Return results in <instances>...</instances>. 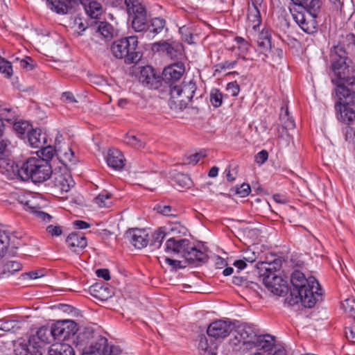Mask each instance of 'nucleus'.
I'll return each instance as SVG.
<instances>
[{
	"label": "nucleus",
	"mask_w": 355,
	"mask_h": 355,
	"mask_svg": "<svg viewBox=\"0 0 355 355\" xmlns=\"http://www.w3.org/2000/svg\"><path fill=\"white\" fill-rule=\"evenodd\" d=\"M94 202L100 207H109L112 203L111 194L106 191H103L94 198Z\"/></svg>",
	"instance_id": "41"
},
{
	"label": "nucleus",
	"mask_w": 355,
	"mask_h": 355,
	"mask_svg": "<svg viewBox=\"0 0 355 355\" xmlns=\"http://www.w3.org/2000/svg\"><path fill=\"white\" fill-rule=\"evenodd\" d=\"M21 165L19 166L9 158V156L0 157V172L9 179L21 180Z\"/></svg>",
	"instance_id": "14"
},
{
	"label": "nucleus",
	"mask_w": 355,
	"mask_h": 355,
	"mask_svg": "<svg viewBox=\"0 0 355 355\" xmlns=\"http://www.w3.org/2000/svg\"><path fill=\"white\" fill-rule=\"evenodd\" d=\"M49 354V355H75V351L67 343H56L50 347Z\"/></svg>",
	"instance_id": "29"
},
{
	"label": "nucleus",
	"mask_w": 355,
	"mask_h": 355,
	"mask_svg": "<svg viewBox=\"0 0 355 355\" xmlns=\"http://www.w3.org/2000/svg\"><path fill=\"white\" fill-rule=\"evenodd\" d=\"M138 40L136 36L125 37L114 41L110 47L114 57L123 59L127 64L137 63L142 55L137 51Z\"/></svg>",
	"instance_id": "5"
},
{
	"label": "nucleus",
	"mask_w": 355,
	"mask_h": 355,
	"mask_svg": "<svg viewBox=\"0 0 355 355\" xmlns=\"http://www.w3.org/2000/svg\"><path fill=\"white\" fill-rule=\"evenodd\" d=\"M148 234L141 229H132L126 232L125 239L137 249H142L148 244Z\"/></svg>",
	"instance_id": "15"
},
{
	"label": "nucleus",
	"mask_w": 355,
	"mask_h": 355,
	"mask_svg": "<svg viewBox=\"0 0 355 355\" xmlns=\"http://www.w3.org/2000/svg\"><path fill=\"white\" fill-rule=\"evenodd\" d=\"M16 113L11 108L4 105L0 106V135H2L4 132V125L3 121H6L8 123H12L16 121Z\"/></svg>",
	"instance_id": "27"
},
{
	"label": "nucleus",
	"mask_w": 355,
	"mask_h": 355,
	"mask_svg": "<svg viewBox=\"0 0 355 355\" xmlns=\"http://www.w3.org/2000/svg\"><path fill=\"white\" fill-rule=\"evenodd\" d=\"M3 134L0 135V157L10 155V151L8 149V140L2 139Z\"/></svg>",
	"instance_id": "58"
},
{
	"label": "nucleus",
	"mask_w": 355,
	"mask_h": 355,
	"mask_svg": "<svg viewBox=\"0 0 355 355\" xmlns=\"http://www.w3.org/2000/svg\"><path fill=\"white\" fill-rule=\"evenodd\" d=\"M257 330L250 324H243L234 329L233 336L230 339L229 347L234 352H241L252 349Z\"/></svg>",
	"instance_id": "6"
},
{
	"label": "nucleus",
	"mask_w": 355,
	"mask_h": 355,
	"mask_svg": "<svg viewBox=\"0 0 355 355\" xmlns=\"http://www.w3.org/2000/svg\"><path fill=\"white\" fill-rule=\"evenodd\" d=\"M91 294L101 301L107 300L112 297V292L110 288L103 286L101 284H96L89 288Z\"/></svg>",
	"instance_id": "31"
},
{
	"label": "nucleus",
	"mask_w": 355,
	"mask_h": 355,
	"mask_svg": "<svg viewBox=\"0 0 355 355\" xmlns=\"http://www.w3.org/2000/svg\"><path fill=\"white\" fill-rule=\"evenodd\" d=\"M257 45L261 52L263 54V60L268 57V52L271 51L270 35L268 31L262 30L258 35Z\"/></svg>",
	"instance_id": "26"
},
{
	"label": "nucleus",
	"mask_w": 355,
	"mask_h": 355,
	"mask_svg": "<svg viewBox=\"0 0 355 355\" xmlns=\"http://www.w3.org/2000/svg\"><path fill=\"white\" fill-rule=\"evenodd\" d=\"M196 89V84L193 80L183 82L182 85L171 87V98L181 109L185 108L193 97Z\"/></svg>",
	"instance_id": "7"
},
{
	"label": "nucleus",
	"mask_w": 355,
	"mask_h": 355,
	"mask_svg": "<svg viewBox=\"0 0 355 355\" xmlns=\"http://www.w3.org/2000/svg\"><path fill=\"white\" fill-rule=\"evenodd\" d=\"M247 19L249 26L256 31L261 21L259 6L249 4Z\"/></svg>",
	"instance_id": "30"
},
{
	"label": "nucleus",
	"mask_w": 355,
	"mask_h": 355,
	"mask_svg": "<svg viewBox=\"0 0 355 355\" xmlns=\"http://www.w3.org/2000/svg\"><path fill=\"white\" fill-rule=\"evenodd\" d=\"M268 158V153L267 150H262L255 156V162L257 164L261 165L265 163Z\"/></svg>",
	"instance_id": "59"
},
{
	"label": "nucleus",
	"mask_w": 355,
	"mask_h": 355,
	"mask_svg": "<svg viewBox=\"0 0 355 355\" xmlns=\"http://www.w3.org/2000/svg\"><path fill=\"white\" fill-rule=\"evenodd\" d=\"M51 327L53 339L58 340L68 339L77 331L76 324L72 320L58 321Z\"/></svg>",
	"instance_id": "9"
},
{
	"label": "nucleus",
	"mask_w": 355,
	"mask_h": 355,
	"mask_svg": "<svg viewBox=\"0 0 355 355\" xmlns=\"http://www.w3.org/2000/svg\"><path fill=\"white\" fill-rule=\"evenodd\" d=\"M32 340H35V336L29 339L28 344L24 341L15 345L14 349L15 355H28L32 351L30 348Z\"/></svg>",
	"instance_id": "40"
},
{
	"label": "nucleus",
	"mask_w": 355,
	"mask_h": 355,
	"mask_svg": "<svg viewBox=\"0 0 355 355\" xmlns=\"http://www.w3.org/2000/svg\"><path fill=\"white\" fill-rule=\"evenodd\" d=\"M342 309L349 315L350 318H355V300L348 298L341 304Z\"/></svg>",
	"instance_id": "44"
},
{
	"label": "nucleus",
	"mask_w": 355,
	"mask_h": 355,
	"mask_svg": "<svg viewBox=\"0 0 355 355\" xmlns=\"http://www.w3.org/2000/svg\"><path fill=\"white\" fill-rule=\"evenodd\" d=\"M274 342L272 336L268 334L258 335L257 332L256 338L252 343V348L257 347L263 351L262 353H270L269 351L271 350L274 346Z\"/></svg>",
	"instance_id": "20"
},
{
	"label": "nucleus",
	"mask_w": 355,
	"mask_h": 355,
	"mask_svg": "<svg viewBox=\"0 0 355 355\" xmlns=\"http://www.w3.org/2000/svg\"><path fill=\"white\" fill-rule=\"evenodd\" d=\"M10 243L9 233L2 227H0V257L4 255Z\"/></svg>",
	"instance_id": "43"
},
{
	"label": "nucleus",
	"mask_w": 355,
	"mask_h": 355,
	"mask_svg": "<svg viewBox=\"0 0 355 355\" xmlns=\"http://www.w3.org/2000/svg\"><path fill=\"white\" fill-rule=\"evenodd\" d=\"M250 355H286V352L284 348L279 347L276 349L273 353H261L258 352Z\"/></svg>",
	"instance_id": "64"
},
{
	"label": "nucleus",
	"mask_w": 355,
	"mask_h": 355,
	"mask_svg": "<svg viewBox=\"0 0 355 355\" xmlns=\"http://www.w3.org/2000/svg\"><path fill=\"white\" fill-rule=\"evenodd\" d=\"M184 72V66L182 62H177L165 67L162 72V80L171 87L176 85V82L180 80Z\"/></svg>",
	"instance_id": "12"
},
{
	"label": "nucleus",
	"mask_w": 355,
	"mask_h": 355,
	"mask_svg": "<svg viewBox=\"0 0 355 355\" xmlns=\"http://www.w3.org/2000/svg\"><path fill=\"white\" fill-rule=\"evenodd\" d=\"M354 100L355 98L349 102L345 98L340 99L338 97V101L335 103V110L338 120L345 123H349L355 119V112L349 106L354 103Z\"/></svg>",
	"instance_id": "13"
},
{
	"label": "nucleus",
	"mask_w": 355,
	"mask_h": 355,
	"mask_svg": "<svg viewBox=\"0 0 355 355\" xmlns=\"http://www.w3.org/2000/svg\"><path fill=\"white\" fill-rule=\"evenodd\" d=\"M139 81L143 85L157 88L160 81V76L155 74L152 67L147 65L141 69Z\"/></svg>",
	"instance_id": "16"
},
{
	"label": "nucleus",
	"mask_w": 355,
	"mask_h": 355,
	"mask_svg": "<svg viewBox=\"0 0 355 355\" xmlns=\"http://www.w3.org/2000/svg\"><path fill=\"white\" fill-rule=\"evenodd\" d=\"M250 187L248 184L243 183L240 187H235L236 193L241 197H245L250 193Z\"/></svg>",
	"instance_id": "57"
},
{
	"label": "nucleus",
	"mask_w": 355,
	"mask_h": 355,
	"mask_svg": "<svg viewBox=\"0 0 355 355\" xmlns=\"http://www.w3.org/2000/svg\"><path fill=\"white\" fill-rule=\"evenodd\" d=\"M211 104L214 107H219L223 103V94L218 89L211 90L209 95Z\"/></svg>",
	"instance_id": "46"
},
{
	"label": "nucleus",
	"mask_w": 355,
	"mask_h": 355,
	"mask_svg": "<svg viewBox=\"0 0 355 355\" xmlns=\"http://www.w3.org/2000/svg\"><path fill=\"white\" fill-rule=\"evenodd\" d=\"M21 180H31L33 183H42L49 180L53 174L49 163L38 157H30L21 164Z\"/></svg>",
	"instance_id": "3"
},
{
	"label": "nucleus",
	"mask_w": 355,
	"mask_h": 355,
	"mask_svg": "<svg viewBox=\"0 0 355 355\" xmlns=\"http://www.w3.org/2000/svg\"><path fill=\"white\" fill-rule=\"evenodd\" d=\"M345 336L348 340L355 342V318H350L349 326L345 327Z\"/></svg>",
	"instance_id": "51"
},
{
	"label": "nucleus",
	"mask_w": 355,
	"mask_h": 355,
	"mask_svg": "<svg viewBox=\"0 0 355 355\" xmlns=\"http://www.w3.org/2000/svg\"><path fill=\"white\" fill-rule=\"evenodd\" d=\"M103 355H119L120 349L118 347L110 345L107 343V347H105Z\"/></svg>",
	"instance_id": "63"
},
{
	"label": "nucleus",
	"mask_w": 355,
	"mask_h": 355,
	"mask_svg": "<svg viewBox=\"0 0 355 355\" xmlns=\"http://www.w3.org/2000/svg\"><path fill=\"white\" fill-rule=\"evenodd\" d=\"M291 11L292 12L293 19L298 26L300 25V24L306 18L304 13L301 11H292L291 9Z\"/></svg>",
	"instance_id": "61"
},
{
	"label": "nucleus",
	"mask_w": 355,
	"mask_h": 355,
	"mask_svg": "<svg viewBox=\"0 0 355 355\" xmlns=\"http://www.w3.org/2000/svg\"><path fill=\"white\" fill-rule=\"evenodd\" d=\"M332 83L336 86V94L340 99L352 102L355 98V68L345 48L338 44L331 49Z\"/></svg>",
	"instance_id": "1"
},
{
	"label": "nucleus",
	"mask_w": 355,
	"mask_h": 355,
	"mask_svg": "<svg viewBox=\"0 0 355 355\" xmlns=\"http://www.w3.org/2000/svg\"><path fill=\"white\" fill-rule=\"evenodd\" d=\"M127 10L130 16H144L147 14L145 7L139 0H125Z\"/></svg>",
	"instance_id": "28"
},
{
	"label": "nucleus",
	"mask_w": 355,
	"mask_h": 355,
	"mask_svg": "<svg viewBox=\"0 0 355 355\" xmlns=\"http://www.w3.org/2000/svg\"><path fill=\"white\" fill-rule=\"evenodd\" d=\"M74 3H79L83 6L86 13L91 18L97 19L103 13V6L97 0H72Z\"/></svg>",
	"instance_id": "17"
},
{
	"label": "nucleus",
	"mask_w": 355,
	"mask_h": 355,
	"mask_svg": "<svg viewBox=\"0 0 355 355\" xmlns=\"http://www.w3.org/2000/svg\"><path fill=\"white\" fill-rule=\"evenodd\" d=\"M40 148V150L39 152L40 155H39V159L49 163V161L52 159L55 155V150L51 146H47L46 147L43 146L42 148Z\"/></svg>",
	"instance_id": "45"
},
{
	"label": "nucleus",
	"mask_w": 355,
	"mask_h": 355,
	"mask_svg": "<svg viewBox=\"0 0 355 355\" xmlns=\"http://www.w3.org/2000/svg\"><path fill=\"white\" fill-rule=\"evenodd\" d=\"M280 122L286 130H291L295 127L294 119L290 116L288 108L287 106L282 107L279 114Z\"/></svg>",
	"instance_id": "34"
},
{
	"label": "nucleus",
	"mask_w": 355,
	"mask_h": 355,
	"mask_svg": "<svg viewBox=\"0 0 355 355\" xmlns=\"http://www.w3.org/2000/svg\"><path fill=\"white\" fill-rule=\"evenodd\" d=\"M20 202L23 205L24 209L30 211L34 214H36V212L38 211L37 209L40 208L35 203V199L33 197L26 200H21Z\"/></svg>",
	"instance_id": "49"
},
{
	"label": "nucleus",
	"mask_w": 355,
	"mask_h": 355,
	"mask_svg": "<svg viewBox=\"0 0 355 355\" xmlns=\"http://www.w3.org/2000/svg\"><path fill=\"white\" fill-rule=\"evenodd\" d=\"M0 71L6 78H10L12 75V67L11 62L2 59L0 60Z\"/></svg>",
	"instance_id": "48"
},
{
	"label": "nucleus",
	"mask_w": 355,
	"mask_h": 355,
	"mask_svg": "<svg viewBox=\"0 0 355 355\" xmlns=\"http://www.w3.org/2000/svg\"><path fill=\"white\" fill-rule=\"evenodd\" d=\"M291 282L293 286L291 296L293 304L300 302L304 306L312 308L322 300L323 291L315 277L306 278L301 271L295 270L291 276Z\"/></svg>",
	"instance_id": "2"
},
{
	"label": "nucleus",
	"mask_w": 355,
	"mask_h": 355,
	"mask_svg": "<svg viewBox=\"0 0 355 355\" xmlns=\"http://www.w3.org/2000/svg\"><path fill=\"white\" fill-rule=\"evenodd\" d=\"M153 50L165 53L171 59L178 60L182 55L183 46L178 42L161 41L153 44Z\"/></svg>",
	"instance_id": "10"
},
{
	"label": "nucleus",
	"mask_w": 355,
	"mask_h": 355,
	"mask_svg": "<svg viewBox=\"0 0 355 355\" xmlns=\"http://www.w3.org/2000/svg\"><path fill=\"white\" fill-rule=\"evenodd\" d=\"M179 31L182 35V40H184L188 44L193 43V35L188 27L183 26L180 28Z\"/></svg>",
	"instance_id": "53"
},
{
	"label": "nucleus",
	"mask_w": 355,
	"mask_h": 355,
	"mask_svg": "<svg viewBox=\"0 0 355 355\" xmlns=\"http://www.w3.org/2000/svg\"><path fill=\"white\" fill-rule=\"evenodd\" d=\"M279 267L277 262H259L257 265L258 273L262 277L265 286L273 294L283 295L287 291L286 282L279 275L276 270Z\"/></svg>",
	"instance_id": "4"
},
{
	"label": "nucleus",
	"mask_w": 355,
	"mask_h": 355,
	"mask_svg": "<svg viewBox=\"0 0 355 355\" xmlns=\"http://www.w3.org/2000/svg\"><path fill=\"white\" fill-rule=\"evenodd\" d=\"M295 5L302 7L313 17H317L322 0H291Z\"/></svg>",
	"instance_id": "22"
},
{
	"label": "nucleus",
	"mask_w": 355,
	"mask_h": 355,
	"mask_svg": "<svg viewBox=\"0 0 355 355\" xmlns=\"http://www.w3.org/2000/svg\"><path fill=\"white\" fill-rule=\"evenodd\" d=\"M234 41L237 44V48L239 50L240 53L243 55L247 54L250 46L248 42L246 41L244 38L239 36H236L234 38Z\"/></svg>",
	"instance_id": "47"
},
{
	"label": "nucleus",
	"mask_w": 355,
	"mask_h": 355,
	"mask_svg": "<svg viewBox=\"0 0 355 355\" xmlns=\"http://www.w3.org/2000/svg\"><path fill=\"white\" fill-rule=\"evenodd\" d=\"M49 3L52 6V9H54L57 13L62 15L69 12L73 8V5H77V3H74L72 0H64V1L53 0Z\"/></svg>",
	"instance_id": "32"
},
{
	"label": "nucleus",
	"mask_w": 355,
	"mask_h": 355,
	"mask_svg": "<svg viewBox=\"0 0 355 355\" xmlns=\"http://www.w3.org/2000/svg\"><path fill=\"white\" fill-rule=\"evenodd\" d=\"M37 338L44 343H49L53 339L51 327H42L36 332Z\"/></svg>",
	"instance_id": "37"
},
{
	"label": "nucleus",
	"mask_w": 355,
	"mask_h": 355,
	"mask_svg": "<svg viewBox=\"0 0 355 355\" xmlns=\"http://www.w3.org/2000/svg\"><path fill=\"white\" fill-rule=\"evenodd\" d=\"M227 91L231 94L233 96H236L240 91V87L238 83L234 82L229 83L227 85Z\"/></svg>",
	"instance_id": "60"
},
{
	"label": "nucleus",
	"mask_w": 355,
	"mask_h": 355,
	"mask_svg": "<svg viewBox=\"0 0 355 355\" xmlns=\"http://www.w3.org/2000/svg\"><path fill=\"white\" fill-rule=\"evenodd\" d=\"M189 241L186 239L176 240L174 238L168 239L165 244L166 252H173L180 254L182 257L184 252L187 250Z\"/></svg>",
	"instance_id": "19"
},
{
	"label": "nucleus",
	"mask_w": 355,
	"mask_h": 355,
	"mask_svg": "<svg viewBox=\"0 0 355 355\" xmlns=\"http://www.w3.org/2000/svg\"><path fill=\"white\" fill-rule=\"evenodd\" d=\"M107 165L116 170L121 169L125 164V159L121 151L117 149H110L106 157Z\"/></svg>",
	"instance_id": "21"
},
{
	"label": "nucleus",
	"mask_w": 355,
	"mask_h": 355,
	"mask_svg": "<svg viewBox=\"0 0 355 355\" xmlns=\"http://www.w3.org/2000/svg\"><path fill=\"white\" fill-rule=\"evenodd\" d=\"M166 21L161 17H155L151 20L150 24H148L147 30L150 33H154V35L159 33L164 28Z\"/></svg>",
	"instance_id": "38"
},
{
	"label": "nucleus",
	"mask_w": 355,
	"mask_h": 355,
	"mask_svg": "<svg viewBox=\"0 0 355 355\" xmlns=\"http://www.w3.org/2000/svg\"><path fill=\"white\" fill-rule=\"evenodd\" d=\"M182 257L191 263L196 261L204 262L207 259V255L204 252L191 245L190 243L187 245V250L184 252Z\"/></svg>",
	"instance_id": "24"
},
{
	"label": "nucleus",
	"mask_w": 355,
	"mask_h": 355,
	"mask_svg": "<svg viewBox=\"0 0 355 355\" xmlns=\"http://www.w3.org/2000/svg\"><path fill=\"white\" fill-rule=\"evenodd\" d=\"M61 161L64 164H67V163L76 164V159L74 156V153L71 148H68L67 151L63 153Z\"/></svg>",
	"instance_id": "54"
},
{
	"label": "nucleus",
	"mask_w": 355,
	"mask_h": 355,
	"mask_svg": "<svg viewBox=\"0 0 355 355\" xmlns=\"http://www.w3.org/2000/svg\"><path fill=\"white\" fill-rule=\"evenodd\" d=\"M12 123L14 130L21 137H23L26 134L28 135L33 129L31 124L26 121H15Z\"/></svg>",
	"instance_id": "36"
},
{
	"label": "nucleus",
	"mask_w": 355,
	"mask_h": 355,
	"mask_svg": "<svg viewBox=\"0 0 355 355\" xmlns=\"http://www.w3.org/2000/svg\"><path fill=\"white\" fill-rule=\"evenodd\" d=\"M154 209L164 216H175V214L172 213V207L169 205L158 204L155 207Z\"/></svg>",
	"instance_id": "55"
},
{
	"label": "nucleus",
	"mask_w": 355,
	"mask_h": 355,
	"mask_svg": "<svg viewBox=\"0 0 355 355\" xmlns=\"http://www.w3.org/2000/svg\"><path fill=\"white\" fill-rule=\"evenodd\" d=\"M234 329V324L225 320H216L211 322L207 329L209 336L215 339H223L227 337Z\"/></svg>",
	"instance_id": "11"
},
{
	"label": "nucleus",
	"mask_w": 355,
	"mask_h": 355,
	"mask_svg": "<svg viewBox=\"0 0 355 355\" xmlns=\"http://www.w3.org/2000/svg\"><path fill=\"white\" fill-rule=\"evenodd\" d=\"M27 137L30 146L35 148H42L46 143V135L40 129H32Z\"/></svg>",
	"instance_id": "25"
},
{
	"label": "nucleus",
	"mask_w": 355,
	"mask_h": 355,
	"mask_svg": "<svg viewBox=\"0 0 355 355\" xmlns=\"http://www.w3.org/2000/svg\"><path fill=\"white\" fill-rule=\"evenodd\" d=\"M310 15V19H307L306 18L302 21L299 26L301 28L302 31L308 34L313 33L316 31L317 28V22L315 19L316 17L312 16Z\"/></svg>",
	"instance_id": "39"
},
{
	"label": "nucleus",
	"mask_w": 355,
	"mask_h": 355,
	"mask_svg": "<svg viewBox=\"0 0 355 355\" xmlns=\"http://www.w3.org/2000/svg\"><path fill=\"white\" fill-rule=\"evenodd\" d=\"M98 32L105 40H110L113 37L114 28L109 23L101 21L98 26Z\"/></svg>",
	"instance_id": "42"
},
{
	"label": "nucleus",
	"mask_w": 355,
	"mask_h": 355,
	"mask_svg": "<svg viewBox=\"0 0 355 355\" xmlns=\"http://www.w3.org/2000/svg\"><path fill=\"white\" fill-rule=\"evenodd\" d=\"M66 243L72 252L78 254L87 245L86 237L76 232L70 234L67 237Z\"/></svg>",
	"instance_id": "18"
},
{
	"label": "nucleus",
	"mask_w": 355,
	"mask_h": 355,
	"mask_svg": "<svg viewBox=\"0 0 355 355\" xmlns=\"http://www.w3.org/2000/svg\"><path fill=\"white\" fill-rule=\"evenodd\" d=\"M175 182L181 188H189L192 184L191 178L182 173L178 174L175 177Z\"/></svg>",
	"instance_id": "50"
},
{
	"label": "nucleus",
	"mask_w": 355,
	"mask_h": 355,
	"mask_svg": "<svg viewBox=\"0 0 355 355\" xmlns=\"http://www.w3.org/2000/svg\"><path fill=\"white\" fill-rule=\"evenodd\" d=\"M124 141L135 148H141L144 147V144L136 136L132 135H126Z\"/></svg>",
	"instance_id": "52"
},
{
	"label": "nucleus",
	"mask_w": 355,
	"mask_h": 355,
	"mask_svg": "<svg viewBox=\"0 0 355 355\" xmlns=\"http://www.w3.org/2000/svg\"><path fill=\"white\" fill-rule=\"evenodd\" d=\"M5 269L10 273L19 271L21 269V264L15 261H7L4 265Z\"/></svg>",
	"instance_id": "56"
},
{
	"label": "nucleus",
	"mask_w": 355,
	"mask_h": 355,
	"mask_svg": "<svg viewBox=\"0 0 355 355\" xmlns=\"http://www.w3.org/2000/svg\"><path fill=\"white\" fill-rule=\"evenodd\" d=\"M46 232L53 236H58L62 234V230L60 226L49 225Z\"/></svg>",
	"instance_id": "62"
},
{
	"label": "nucleus",
	"mask_w": 355,
	"mask_h": 355,
	"mask_svg": "<svg viewBox=\"0 0 355 355\" xmlns=\"http://www.w3.org/2000/svg\"><path fill=\"white\" fill-rule=\"evenodd\" d=\"M132 27L136 32H142L148 28L147 14L144 16L132 17Z\"/></svg>",
	"instance_id": "35"
},
{
	"label": "nucleus",
	"mask_w": 355,
	"mask_h": 355,
	"mask_svg": "<svg viewBox=\"0 0 355 355\" xmlns=\"http://www.w3.org/2000/svg\"><path fill=\"white\" fill-rule=\"evenodd\" d=\"M51 185L50 191L55 193L68 192L73 187L74 182L71 174L66 170L55 171L51 175Z\"/></svg>",
	"instance_id": "8"
},
{
	"label": "nucleus",
	"mask_w": 355,
	"mask_h": 355,
	"mask_svg": "<svg viewBox=\"0 0 355 355\" xmlns=\"http://www.w3.org/2000/svg\"><path fill=\"white\" fill-rule=\"evenodd\" d=\"M107 342L106 338L99 336L96 342L85 347L82 355H103L105 347H107Z\"/></svg>",
	"instance_id": "23"
},
{
	"label": "nucleus",
	"mask_w": 355,
	"mask_h": 355,
	"mask_svg": "<svg viewBox=\"0 0 355 355\" xmlns=\"http://www.w3.org/2000/svg\"><path fill=\"white\" fill-rule=\"evenodd\" d=\"M166 236L164 227H159L148 239V244L153 250L159 249Z\"/></svg>",
	"instance_id": "33"
}]
</instances>
